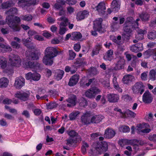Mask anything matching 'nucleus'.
<instances>
[{
  "label": "nucleus",
  "instance_id": "1",
  "mask_svg": "<svg viewBox=\"0 0 156 156\" xmlns=\"http://www.w3.org/2000/svg\"><path fill=\"white\" fill-rule=\"evenodd\" d=\"M139 20V19H137L136 21L134 22L132 17H128L125 23L124 27L125 34L129 36L132 32L133 29L135 28L137 32V34L136 37V38L138 40L142 39L143 38V34H146L147 31L145 30L140 29L137 27L138 25L137 22Z\"/></svg>",
  "mask_w": 156,
  "mask_h": 156
},
{
  "label": "nucleus",
  "instance_id": "2",
  "mask_svg": "<svg viewBox=\"0 0 156 156\" xmlns=\"http://www.w3.org/2000/svg\"><path fill=\"white\" fill-rule=\"evenodd\" d=\"M17 12V9L12 8L6 12L8 15L6 17V20L9 27L14 31H19L20 27L19 24L20 21V18L18 17H14L13 15L16 14Z\"/></svg>",
  "mask_w": 156,
  "mask_h": 156
},
{
  "label": "nucleus",
  "instance_id": "3",
  "mask_svg": "<svg viewBox=\"0 0 156 156\" xmlns=\"http://www.w3.org/2000/svg\"><path fill=\"white\" fill-rule=\"evenodd\" d=\"M57 52L55 48L52 47L47 48L43 59V63L46 65H52L53 62V58L56 56Z\"/></svg>",
  "mask_w": 156,
  "mask_h": 156
},
{
  "label": "nucleus",
  "instance_id": "4",
  "mask_svg": "<svg viewBox=\"0 0 156 156\" xmlns=\"http://www.w3.org/2000/svg\"><path fill=\"white\" fill-rule=\"evenodd\" d=\"M31 40L32 39L29 37L27 39H23L22 41L23 44L28 48V51L27 52V53H28V52H31L30 55L31 58L33 60H37L39 58L41 54L40 52L36 51L34 45L30 42Z\"/></svg>",
  "mask_w": 156,
  "mask_h": 156
},
{
  "label": "nucleus",
  "instance_id": "5",
  "mask_svg": "<svg viewBox=\"0 0 156 156\" xmlns=\"http://www.w3.org/2000/svg\"><path fill=\"white\" fill-rule=\"evenodd\" d=\"M108 146V143L106 142L95 143L92 145L90 153L94 155L100 154L107 150Z\"/></svg>",
  "mask_w": 156,
  "mask_h": 156
},
{
  "label": "nucleus",
  "instance_id": "6",
  "mask_svg": "<svg viewBox=\"0 0 156 156\" xmlns=\"http://www.w3.org/2000/svg\"><path fill=\"white\" fill-rule=\"evenodd\" d=\"M136 130L138 133L142 134L149 133L151 129L150 126L148 124L143 122L138 124L136 128L134 126L131 127V133H135Z\"/></svg>",
  "mask_w": 156,
  "mask_h": 156
},
{
  "label": "nucleus",
  "instance_id": "7",
  "mask_svg": "<svg viewBox=\"0 0 156 156\" xmlns=\"http://www.w3.org/2000/svg\"><path fill=\"white\" fill-rule=\"evenodd\" d=\"M58 20L61 21L60 23L58 22V24L59 26V34L61 35H63L68 30V28L66 27L68 24V20L65 17H63L58 18Z\"/></svg>",
  "mask_w": 156,
  "mask_h": 156
},
{
  "label": "nucleus",
  "instance_id": "8",
  "mask_svg": "<svg viewBox=\"0 0 156 156\" xmlns=\"http://www.w3.org/2000/svg\"><path fill=\"white\" fill-rule=\"evenodd\" d=\"M30 57L28 56L23 59V66L25 69L30 68L34 70H37L39 68L40 64L37 63H33L30 60Z\"/></svg>",
  "mask_w": 156,
  "mask_h": 156
},
{
  "label": "nucleus",
  "instance_id": "9",
  "mask_svg": "<svg viewBox=\"0 0 156 156\" xmlns=\"http://www.w3.org/2000/svg\"><path fill=\"white\" fill-rule=\"evenodd\" d=\"M9 62L12 66L20 67L21 66V61L20 57L18 55L11 54L9 56Z\"/></svg>",
  "mask_w": 156,
  "mask_h": 156
},
{
  "label": "nucleus",
  "instance_id": "10",
  "mask_svg": "<svg viewBox=\"0 0 156 156\" xmlns=\"http://www.w3.org/2000/svg\"><path fill=\"white\" fill-rule=\"evenodd\" d=\"M102 21L101 19L98 18L94 22V30L91 31V33L92 35L97 36V33L96 30L99 32L101 31L102 29L101 23Z\"/></svg>",
  "mask_w": 156,
  "mask_h": 156
},
{
  "label": "nucleus",
  "instance_id": "11",
  "mask_svg": "<svg viewBox=\"0 0 156 156\" xmlns=\"http://www.w3.org/2000/svg\"><path fill=\"white\" fill-rule=\"evenodd\" d=\"M145 86L141 82L136 83L132 88L133 92L135 93L142 94L144 91Z\"/></svg>",
  "mask_w": 156,
  "mask_h": 156
},
{
  "label": "nucleus",
  "instance_id": "12",
  "mask_svg": "<svg viewBox=\"0 0 156 156\" xmlns=\"http://www.w3.org/2000/svg\"><path fill=\"white\" fill-rule=\"evenodd\" d=\"M100 90L96 87H93L87 90L85 92L86 97L90 98H94L96 94H98Z\"/></svg>",
  "mask_w": 156,
  "mask_h": 156
},
{
  "label": "nucleus",
  "instance_id": "13",
  "mask_svg": "<svg viewBox=\"0 0 156 156\" xmlns=\"http://www.w3.org/2000/svg\"><path fill=\"white\" fill-rule=\"evenodd\" d=\"M37 3L35 0H19L18 5L19 6L24 8L26 6H30L32 5H34Z\"/></svg>",
  "mask_w": 156,
  "mask_h": 156
},
{
  "label": "nucleus",
  "instance_id": "14",
  "mask_svg": "<svg viewBox=\"0 0 156 156\" xmlns=\"http://www.w3.org/2000/svg\"><path fill=\"white\" fill-rule=\"evenodd\" d=\"M138 142L136 140H128L127 139H122L119 141V144L122 147H123L125 145H135L137 144Z\"/></svg>",
  "mask_w": 156,
  "mask_h": 156
},
{
  "label": "nucleus",
  "instance_id": "15",
  "mask_svg": "<svg viewBox=\"0 0 156 156\" xmlns=\"http://www.w3.org/2000/svg\"><path fill=\"white\" fill-rule=\"evenodd\" d=\"M25 84V79L22 77H20L16 78L14 86L16 88L20 89L24 86Z\"/></svg>",
  "mask_w": 156,
  "mask_h": 156
},
{
  "label": "nucleus",
  "instance_id": "16",
  "mask_svg": "<svg viewBox=\"0 0 156 156\" xmlns=\"http://www.w3.org/2000/svg\"><path fill=\"white\" fill-rule=\"evenodd\" d=\"M91 114L90 112L84 113L81 118V121L84 124H87L91 123Z\"/></svg>",
  "mask_w": 156,
  "mask_h": 156
},
{
  "label": "nucleus",
  "instance_id": "17",
  "mask_svg": "<svg viewBox=\"0 0 156 156\" xmlns=\"http://www.w3.org/2000/svg\"><path fill=\"white\" fill-rule=\"evenodd\" d=\"M143 101L146 103H150L153 100V98L150 93L148 91H146L143 96Z\"/></svg>",
  "mask_w": 156,
  "mask_h": 156
},
{
  "label": "nucleus",
  "instance_id": "18",
  "mask_svg": "<svg viewBox=\"0 0 156 156\" xmlns=\"http://www.w3.org/2000/svg\"><path fill=\"white\" fill-rule=\"evenodd\" d=\"M143 49V44L142 43H138L131 46L130 49L131 51L137 52L142 51Z\"/></svg>",
  "mask_w": 156,
  "mask_h": 156
},
{
  "label": "nucleus",
  "instance_id": "19",
  "mask_svg": "<svg viewBox=\"0 0 156 156\" xmlns=\"http://www.w3.org/2000/svg\"><path fill=\"white\" fill-rule=\"evenodd\" d=\"M89 15V12L87 10H84L79 12L76 15V19L77 20H80L87 17Z\"/></svg>",
  "mask_w": 156,
  "mask_h": 156
},
{
  "label": "nucleus",
  "instance_id": "20",
  "mask_svg": "<svg viewBox=\"0 0 156 156\" xmlns=\"http://www.w3.org/2000/svg\"><path fill=\"white\" fill-rule=\"evenodd\" d=\"M96 9L99 14L104 13L106 9L104 2H102L99 3L96 6Z\"/></svg>",
  "mask_w": 156,
  "mask_h": 156
},
{
  "label": "nucleus",
  "instance_id": "21",
  "mask_svg": "<svg viewBox=\"0 0 156 156\" xmlns=\"http://www.w3.org/2000/svg\"><path fill=\"white\" fill-rule=\"evenodd\" d=\"M65 1L63 0H57L56 3L53 5V8L58 10L62 9V5L65 4Z\"/></svg>",
  "mask_w": 156,
  "mask_h": 156
},
{
  "label": "nucleus",
  "instance_id": "22",
  "mask_svg": "<svg viewBox=\"0 0 156 156\" xmlns=\"http://www.w3.org/2000/svg\"><path fill=\"white\" fill-rule=\"evenodd\" d=\"M107 98L109 102H117L119 99V96L115 94H108Z\"/></svg>",
  "mask_w": 156,
  "mask_h": 156
},
{
  "label": "nucleus",
  "instance_id": "23",
  "mask_svg": "<svg viewBox=\"0 0 156 156\" xmlns=\"http://www.w3.org/2000/svg\"><path fill=\"white\" fill-rule=\"evenodd\" d=\"M124 63V59L120 57L119 60L117 62L114 69L117 70L122 69L123 67Z\"/></svg>",
  "mask_w": 156,
  "mask_h": 156
},
{
  "label": "nucleus",
  "instance_id": "24",
  "mask_svg": "<svg viewBox=\"0 0 156 156\" xmlns=\"http://www.w3.org/2000/svg\"><path fill=\"white\" fill-rule=\"evenodd\" d=\"M79 77L78 75L73 76L70 79L69 85L70 86H73L75 85L78 82Z\"/></svg>",
  "mask_w": 156,
  "mask_h": 156
},
{
  "label": "nucleus",
  "instance_id": "25",
  "mask_svg": "<svg viewBox=\"0 0 156 156\" xmlns=\"http://www.w3.org/2000/svg\"><path fill=\"white\" fill-rule=\"evenodd\" d=\"M64 72L62 70L58 69L55 71V78L57 80H60L62 78Z\"/></svg>",
  "mask_w": 156,
  "mask_h": 156
},
{
  "label": "nucleus",
  "instance_id": "26",
  "mask_svg": "<svg viewBox=\"0 0 156 156\" xmlns=\"http://www.w3.org/2000/svg\"><path fill=\"white\" fill-rule=\"evenodd\" d=\"M112 12H117L120 8V5L116 0H114L112 2Z\"/></svg>",
  "mask_w": 156,
  "mask_h": 156
},
{
  "label": "nucleus",
  "instance_id": "27",
  "mask_svg": "<svg viewBox=\"0 0 156 156\" xmlns=\"http://www.w3.org/2000/svg\"><path fill=\"white\" fill-rule=\"evenodd\" d=\"M134 77L131 75H125L123 79V83L125 84H128L129 82L132 81L134 80Z\"/></svg>",
  "mask_w": 156,
  "mask_h": 156
},
{
  "label": "nucleus",
  "instance_id": "28",
  "mask_svg": "<svg viewBox=\"0 0 156 156\" xmlns=\"http://www.w3.org/2000/svg\"><path fill=\"white\" fill-rule=\"evenodd\" d=\"M104 117L100 115H95L91 118V123H98L101 121Z\"/></svg>",
  "mask_w": 156,
  "mask_h": 156
},
{
  "label": "nucleus",
  "instance_id": "29",
  "mask_svg": "<svg viewBox=\"0 0 156 156\" xmlns=\"http://www.w3.org/2000/svg\"><path fill=\"white\" fill-rule=\"evenodd\" d=\"M9 81L5 78L2 77L0 79V87L1 88H5L8 85Z\"/></svg>",
  "mask_w": 156,
  "mask_h": 156
},
{
  "label": "nucleus",
  "instance_id": "30",
  "mask_svg": "<svg viewBox=\"0 0 156 156\" xmlns=\"http://www.w3.org/2000/svg\"><path fill=\"white\" fill-rule=\"evenodd\" d=\"M76 97L75 95H71L70 97L67 100L69 104H67L69 107H71L74 106L76 104Z\"/></svg>",
  "mask_w": 156,
  "mask_h": 156
},
{
  "label": "nucleus",
  "instance_id": "31",
  "mask_svg": "<svg viewBox=\"0 0 156 156\" xmlns=\"http://www.w3.org/2000/svg\"><path fill=\"white\" fill-rule=\"evenodd\" d=\"M7 65V61L6 58L3 56H0V68L4 69Z\"/></svg>",
  "mask_w": 156,
  "mask_h": 156
},
{
  "label": "nucleus",
  "instance_id": "32",
  "mask_svg": "<svg viewBox=\"0 0 156 156\" xmlns=\"http://www.w3.org/2000/svg\"><path fill=\"white\" fill-rule=\"evenodd\" d=\"M115 134V131L112 129L107 128L105 131L104 135L106 136H114Z\"/></svg>",
  "mask_w": 156,
  "mask_h": 156
},
{
  "label": "nucleus",
  "instance_id": "33",
  "mask_svg": "<svg viewBox=\"0 0 156 156\" xmlns=\"http://www.w3.org/2000/svg\"><path fill=\"white\" fill-rule=\"evenodd\" d=\"M113 54V50L112 49L109 50L107 52V55L105 56L104 58L105 59L110 61H111L114 58Z\"/></svg>",
  "mask_w": 156,
  "mask_h": 156
},
{
  "label": "nucleus",
  "instance_id": "34",
  "mask_svg": "<svg viewBox=\"0 0 156 156\" xmlns=\"http://www.w3.org/2000/svg\"><path fill=\"white\" fill-rule=\"evenodd\" d=\"M4 40L3 39L0 37V41L3 42ZM0 47L4 49L6 51H11L12 50L11 48L9 46L4 45L0 42Z\"/></svg>",
  "mask_w": 156,
  "mask_h": 156
},
{
  "label": "nucleus",
  "instance_id": "35",
  "mask_svg": "<svg viewBox=\"0 0 156 156\" xmlns=\"http://www.w3.org/2000/svg\"><path fill=\"white\" fill-rule=\"evenodd\" d=\"M82 37V35L79 32H74L71 34V39L73 40H78Z\"/></svg>",
  "mask_w": 156,
  "mask_h": 156
},
{
  "label": "nucleus",
  "instance_id": "36",
  "mask_svg": "<svg viewBox=\"0 0 156 156\" xmlns=\"http://www.w3.org/2000/svg\"><path fill=\"white\" fill-rule=\"evenodd\" d=\"M136 115V114L135 113L129 109H127L124 112L123 117H126L127 116L134 117Z\"/></svg>",
  "mask_w": 156,
  "mask_h": 156
},
{
  "label": "nucleus",
  "instance_id": "37",
  "mask_svg": "<svg viewBox=\"0 0 156 156\" xmlns=\"http://www.w3.org/2000/svg\"><path fill=\"white\" fill-rule=\"evenodd\" d=\"M117 78L114 77L113 79V83L114 88L116 89L119 92H122V90L119 87V84L117 81Z\"/></svg>",
  "mask_w": 156,
  "mask_h": 156
},
{
  "label": "nucleus",
  "instance_id": "38",
  "mask_svg": "<svg viewBox=\"0 0 156 156\" xmlns=\"http://www.w3.org/2000/svg\"><path fill=\"white\" fill-rule=\"evenodd\" d=\"M156 69H152L149 72V77L150 79L152 81L156 80Z\"/></svg>",
  "mask_w": 156,
  "mask_h": 156
},
{
  "label": "nucleus",
  "instance_id": "39",
  "mask_svg": "<svg viewBox=\"0 0 156 156\" xmlns=\"http://www.w3.org/2000/svg\"><path fill=\"white\" fill-rule=\"evenodd\" d=\"M119 129L120 131L123 133L129 132L130 131L129 127L127 126L121 125L120 126Z\"/></svg>",
  "mask_w": 156,
  "mask_h": 156
},
{
  "label": "nucleus",
  "instance_id": "40",
  "mask_svg": "<svg viewBox=\"0 0 156 156\" xmlns=\"http://www.w3.org/2000/svg\"><path fill=\"white\" fill-rule=\"evenodd\" d=\"M79 113L78 111L73 112L71 113L69 116L70 120H72L75 119Z\"/></svg>",
  "mask_w": 156,
  "mask_h": 156
},
{
  "label": "nucleus",
  "instance_id": "41",
  "mask_svg": "<svg viewBox=\"0 0 156 156\" xmlns=\"http://www.w3.org/2000/svg\"><path fill=\"white\" fill-rule=\"evenodd\" d=\"M148 37L150 39H154L156 37V32L152 30L149 32L148 34Z\"/></svg>",
  "mask_w": 156,
  "mask_h": 156
},
{
  "label": "nucleus",
  "instance_id": "42",
  "mask_svg": "<svg viewBox=\"0 0 156 156\" xmlns=\"http://www.w3.org/2000/svg\"><path fill=\"white\" fill-rule=\"evenodd\" d=\"M15 3V1L12 3V2H8L3 3L2 5V8L3 9L8 8L13 6Z\"/></svg>",
  "mask_w": 156,
  "mask_h": 156
},
{
  "label": "nucleus",
  "instance_id": "43",
  "mask_svg": "<svg viewBox=\"0 0 156 156\" xmlns=\"http://www.w3.org/2000/svg\"><path fill=\"white\" fill-rule=\"evenodd\" d=\"M33 17L30 15L28 14L21 17L22 19L27 21H31Z\"/></svg>",
  "mask_w": 156,
  "mask_h": 156
},
{
  "label": "nucleus",
  "instance_id": "44",
  "mask_svg": "<svg viewBox=\"0 0 156 156\" xmlns=\"http://www.w3.org/2000/svg\"><path fill=\"white\" fill-rule=\"evenodd\" d=\"M80 105L81 106L85 107L87 105V102L84 98H82L79 100Z\"/></svg>",
  "mask_w": 156,
  "mask_h": 156
},
{
  "label": "nucleus",
  "instance_id": "45",
  "mask_svg": "<svg viewBox=\"0 0 156 156\" xmlns=\"http://www.w3.org/2000/svg\"><path fill=\"white\" fill-rule=\"evenodd\" d=\"M153 50H148L145 51L144 53V55L145 58L149 57L151 55H152Z\"/></svg>",
  "mask_w": 156,
  "mask_h": 156
},
{
  "label": "nucleus",
  "instance_id": "46",
  "mask_svg": "<svg viewBox=\"0 0 156 156\" xmlns=\"http://www.w3.org/2000/svg\"><path fill=\"white\" fill-rule=\"evenodd\" d=\"M100 45L96 46L93 51L92 54V56H94V55H96L98 54L99 50L100 49Z\"/></svg>",
  "mask_w": 156,
  "mask_h": 156
},
{
  "label": "nucleus",
  "instance_id": "47",
  "mask_svg": "<svg viewBox=\"0 0 156 156\" xmlns=\"http://www.w3.org/2000/svg\"><path fill=\"white\" fill-rule=\"evenodd\" d=\"M30 94L29 91H27L25 92H22L23 100L25 101L27 100L29 97Z\"/></svg>",
  "mask_w": 156,
  "mask_h": 156
},
{
  "label": "nucleus",
  "instance_id": "48",
  "mask_svg": "<svg viewBox=\"0 0 156 156\" xmlns=\"http://www.w3.org/2000/svg\"><path fill=\"white\" fill-rule=\"evenodd\" d=\"M75 137H70L69 139L67 140L66 144L70 145L73 143H76V141L75 140Z\"/></svg>",
  "mask_w": 156,
  "mask_h": 156
},
{
  "label": "nucleus",
  "instance_id": "49",
  "mask_svg": "<svg viewBox=\"0 0 156 156\" xmlns=\"http://www.w3.org/2000/svg\"><path fill=\"white\" fill-rule=\"evenodd\" d=\"M33 80L38 81L40 80L41 78V75L37 73H33Z\"/></svg>",
  "mask_w": 156,
  "mask_h": 156
},
{
  "label": "nucleus",
  "instance_id": "50",
  "mask_svg": "<svg viewBox=\"0 0 156 156\" xmlns=\"http://www.w3.org/2000/svg\"><path fill=\"white\" fill-rule=\"evenodd\" d=\"M149 16L147 13L142 14L140 15V17L143 21H146L148 20Z\"/></svg>",
  "mask_w": 156,
  "mask_h": 156
},
{
  "label": "nucleus",
  "instance_id": "51",
  "mask_svg": "<svg viewBox=\"0 0 156 156\" xmlns=\"http://www.w3.org/2000/svg\"><path fill=\"white\" fill-rule=\"evenodd\" d=\"M121 36H118L117 38H115V37H114V38H113V41L114 42H115L116 43L118 44H121V43L120 40H121Z\"/></svg>",
  "mask_w": 156,
  "mask_h": 156
},
{
  "label": "nucleus",
  "instance_id": "52",
  "mask_svg": "<svg viewBox=\"0 0 156 156\" xmlns=\"http://www.w3.org/2000/svg\"><path fill=\"white\" fill-rule=\"evenodd\" d=\"M69 59L72 60L75 57L76 54L72 50H69Z\"/></svg>",
  "mask_w": 156,
  "mask_h": 156
},
{
  "label": "nucleus",
  "instance_id": "53",
  "mask_svg": "<svg viewBox=\"0 0 156 156\" xmlns=\"http://www.w3.org/2000/svg\"><path fill=\"white\" fill-rule=\"evenodd\" d=\"M33 73H32L31 72H29L26 75V78L27 80H33Z\"/></svg>",
  "mask_w": 156,
  "mask_h": 156
},
{
  "label": "nucleus",
  "instance_id": "54",
  "mask_svg": "<svg viewBox=\"0 0 156 156\" xmlns=\"http://www.w3.org/2000/svg\"><path fill=\"white\" fill-rule=\"evenodd\" d=\"M15 96L18 98H19L21 100L23 99V97H22V92H18L15 94Z\"/></svg>",
  "mask_w": 156,
  "mask_h": 156
},
{
  "label": "nucleus",
  "instance_id": "55",
  "mask_svg": "<svg viewBox=\"0 0 156 156\" xmlns=\"http://www.w3.org/2000/svg\"><path fill=\"white\" fill-rule=\"evenodd\" d=\"M11 45L13 48L17 49L19 48L20 46V44L15 41L12 42L11 43Z\"/></svg>",
  "mask_w": 156,
  "mask_h": 156
},
{
  "label": "nucleus",
  "instance_id": "56",
  "mask_svg": "<svg viewBox=\"0 0 156 156\" xmlns=\"http://www.w3.org/2000/svg\"><path fill=\"white\" fill-rule=\"evenodd\" d=\"M147 73L144 72L141 74V79L143 80H146L147 78Z\"/></svg>",
  "mask_w": 156,
  "mask_h": 156
},
{
  "label": "nucleus",
  "instance_id": "57",
  "mask_svg": "<svg viewBox=\"0 0 156 156\" xmlns=\"http://www.w3.org/2000/svg\"><path fill=\"white\" fill-rule=\"evenodd\" d=\"M80 45L79 43H77L74 44V48L76 51H79L80 48Z\"/></svg>",
  "mask_w": 156,
  "mask_h": 156
},
{
  "label": "nucleus",
  "instance_id": "58",
  "mask_svg": "<svg viewBox=\"0 0 156 156\" xmlns=\"http://www.w3.org/2000/svg\"><path fill=\"white\" fill-rule=\"evenodd\" d=\"M122 98L126 101H130L131 99V97L127 94L123 96Z\"/></svg>",
  "mask_w": 156,
  "mask_h": 156
},
{
  "label": "nucleus",
  "instance_id": "59",
  "mask_svg": "<svg viewBox=\"0 0 156 156\" xmlns=\"http://www.w3.org/2000/svg\"><path fill=\"white\" fill-rule=\"evenodd\" d=\"M23 115L27 118H29L30 117V114L29 112L27 110H24L22 113Z\"/></svg>",
  "mask_w": 156,
  "mask_h": 156
},
{
  "label": "nucleus",
  "instance_id": "60",
  "mask_svg": "<svg viewBox=\"0 0 156 156\" xmlns=\"http://www.w3.org/2000/svg\"><path fill=\"white\" fill-rule=\"evenodd\" d=\"M43 35L44 37L47 38H48L51 36V33L47 31H43Z\"/></svg>",
  "mask_w": 156,
  "mask_h": 156
},
{
  "label": "nucleus",
  "instance_id": "61",
  "mask_svg": "<svg viewBox=\"0 0 156 156\" xmlns=\"http://www.w3.org/2000/svg\"><path fill=\"white\" fill-rule=\"evenodd\" d=\"M69 135L70 136H77L78 134L75 131L72 130L69 132Z\"/></svg>",
  "mask_w": 156,
  "mask_h": 156
},
{
  "label": "nucleus",
  "instance_id": "62",
  "mask_svg": "<svg viewBox=\"0 0 156 156\" xmlns=\"http://www.w3.org/2000/svg\"><path fill=\"white\" fill-rule=\"evenodd\" d=\"M76 2V0H66V3L69 5H74Z\"/></svg>",
  "mask_w": 156,
  "mask_h": 156
},
{
  "label": "nucleus",
  "instance_id": "63",
  "mask_svg": "<svg viewBox=\"0 0 156 156\" xmlns=\"http://www.w3.org/2000/svg\"><path fill=\"white\" fill-rule=\"evenodd\" d=\"M57 27L55 25H53L51 26L50 30L53 33H55L57 31Z\"/></svg>",
  "mask_w": 156,
  "mask_h": 156
},
{
  "label": "nucleus",
  "instance_id": "64",
  "mask_svg": "<svg viewBox=\"0 0 156 156\" xmlns=\"http://www.w3.org/2000/svg\"><path fill=\"white\" fill-rule=\"evenodd\" d=\"M12 101L8 98H5L3 101V103L5 104H10L11 103Z\"/></svg>",
  "mask_w": 156,
  "mask_h": 156
}]
</instances>
